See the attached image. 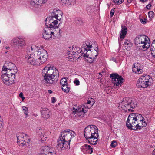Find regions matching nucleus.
I'll return each instance as SVG.
<instances>
[{"label": "nucleus", "mask_w": 155, "mask_h": 155, "mask_svg": "<svg viewBox=\"0 0 155 155\" xmlns=\"http://www.w3.org/2000/svg\"><path fill=\"white\" fill-rule=\"evenodd\" d=\"M111 60L113 61L114 62H115V63L117 62L116 59L114 57H113L111 58Z\"/></svg>", "instance_id": "obj_53"}, {"label": "nucleus", "mask_w": 155, "mask_h": 155, "mask_svg": "<svg viewBox=\"0 0 155 155\" xmlns=\"http://www.w3.org/2000/svg\"><path fill=\"white\" fill-rule=\"evenodd\" d=\"M112 82L114 84V85L118 86L121 84L123 82V78L122 77L117 73H113L110 75Z\"/></svg>", "instance_id": "obj_15"}, {"label": "nucleus", "mask_w": 155, "mask_h": 155, "mask_svg": "<svg viewBox=\"0 0 155 155\" xmlns=\"http://www.w3.org/2000/svg\"><path fill=\"white\" fill-rule=\"evenodd\" d=\"M40 112L41 114V117L45 119L50 118L51 113L50 110L45 107H43L41 109Z\"/></svg>", "instance_id": "obj_22"}, {"label": "nucleus", "mask_w": 155, "mask_h": 155, "mask_svg": "<svg viewBox=\"0 0 155 155\" xmlns=\"http://www.w3.org/2000/svg\"><path fill=\"white\" fill-rule=\"evenodd\" d=\"M11 42L18 47H22L25 45V40L21 36L14 38L11 40Z\"/></svg>", "instance_id": "obj_16"}, {"label": "nucleus", "mask_w": 155, "mask_h": 155, "mask_svg": "<svg viewBox=\"0 0 155 155\" xmlns=\"http://www.w3.org/2000/svg\"><path fill=\"white\" fill-rule=\"evenodd\" d=\"M57 32L54 35V36L53 37L54 39L59 38L61 36V34L62 31L59 28H57Z\"/></svg>", "instance_id": "obj_28"}, {"label": "nucleus", "mask_w": 155, "mask_h": 155, "mask_svg": "<svg viewBox=\"0 0 155 155\" xmlns=\"http://www.w3.org/2000/svg\"><path fill=\"white\" fill-rule=\"evenodd\" d=\"M48 92L49 94H51L52 93V90H48Z\"/></svg>", "instance_id": "obj_57"}, {"label": "nucleus", "mask_w": 155, "mask_h": 155, "mask_svg": "<svg viewBox=\"0 0 155 155\" xmlns=\"http://www.w3.org/2000/svg\"><path fill=\"white\" fill-rule=\"evenodd\" d=\"M155 47H152V45L151 46V47H150V50L151 52V54H152V53H153V51H154V50L155 51Z\"/></svg>", "instance_id": "obj_50"}, {"label": "nucleus", "mask_w": 155, "mask_h": 155, "mask_svg": "<svg viewBox=\"0 0 155 155\" xmlns=\"http://www.w3.org/2000/svg\"><path fill=\"white\" fill-rule=\"evenodd\" d=\"M132 0H127V2L128 3H130L131 2Z\"/></svg>", "instance_id": "obj_58"}, {"label": "nucleus", "mask_w": 155, "mask_h": 155, "mask_svg": "<svg viewBox=\"0 0 155 155\" xmlns=\"http://www.w3.org/2000/svg\"><path fill=\"white\" fill-rule=\"evenodd\" d=\"M49 65L45 66L42 70V75L44 82L48 84H55L59 77L58 71Z\"/></svg>", "instance_id": "obj_2"}, {"label": "nucleus", "mask_w": 155, "mask_h": 155, "mask_svg": "<svg viewBox=\"0 0 155 155\" xmlns=\"http://www.w3.org/2000/svg\"><path fill=\"white\" fill-rule=\"evenodd\" d=\"M75 23L78 25H81L83 23V22L80 18H76L75 19Z\"/></svg>", "instance_id": "obj_37"}, {"label": "nucleus", "mask_w": 155, "mask_h": 155, "mask_svg": "<svg viewBox=\"0 0 155 155\" xmlns=\"http://www.w3.org/2000/svg\"><path fill=\"white\" fill-rule=\"evenodd\" d=\"M152 81V78L150 76H142L137 81V86L139 88H147L151 85Z\"/></svg>", "instance_id": "obj_9"}, {"label": "nucleus", "mask_w": 155, "mask_h": 155, "mask_svg": "<svg viewBox=\"0 0 155 155\" xmlns=\"http://www.w3.org/2000/svg\"><path fill=\"white\" fill-rule=\"evenodd\" d=\"M141 1L143 2H146L147 0H140Z\"/></svg>", "instance_id": "obj_60"}, {"label": "nucleus", "mask_w": 155, "mask_h": 155, "mask_svg": "<svg viewBox=\"0 0 155 155\" xmlns=\"http://www.w3.org/2000/svg\"><path fill=\"white\" fill-rule=\"evenodd\" d=\"M11 70V71H7L6 73L2 74V79L3 82L7 85H10L13 84L15 80V74L18 70L16 66Z\"/></svg>", "instance_id": "obj_6"}, {"label": "nucleus", "mask_w": 155, "mask_h": 155, "mask_svg": "<svg viewBox=\"0 0 155 155\" xmlns=\"http://www.w3.org/2000/svg\"><path fill=\"white\" fill-rule=\"evenodd\" d=\"M61 2V3L62 5H65L66 4H68V2L67 0H60Z\"/></svg>", "instance_id": "obj_44"}, {"label": "nucleus", "mask_w": 155, "mask_h": 155, "mask_svg": "<svg viewBox=\"0 0 155 155\" xmlns=\"http://www.w3.org/2000/svg\"><path fill=\"white\" fill-rule=\"evenodd\" d=\"M83 152L87 153L89 154L93 152V148L90 145L87 144H84L81 148Z\"/></svg>", "instance_id": "obj_24"}, {"label": "nucleus", "mask_w": 155, "mask_h": 155, "mask_svg": "<svg viewBox=\"0 0 155 155\" xmlns=\"http://www.w3.org/2000/svg\"><path fill=\"white\" fill-rule=\"evenodd\" d=\"M35 50L32 47H28L26 50V54L25 55V58L27 62L32 65L38 66L41 64L38 60H36L34 58L35 54H33Z\"/></svg>", "instance_id": "obj_7"}, {"label": "nucleus", "mask_w": 155, "mask_h": 155, "mask_svg": "<svg viewBox=\"0 0 155 155\" xmlns=\"http://www.w3.org/2000/svg\"><path fill=\"white\" fill-rule=\"evenodd\" d=\"M75 49L76 48L74 45L72 47H69V48L68 50V52H67V54L69 53L72 54V51L73 50H75Z\"/></svg>", "instance_id": "obj_38"}, {"label": "nucleus", "mask_w": 155, "mask_h": 155, "mask_svg": "<svg viewBox=\"0 0 155 155\" xmlns=\"http://www.w3.org/2000/svg\"><path fill=\"white\" fill-rule=\"evenodd\" d=\"M57 149L59 151H61L64 149L69 150L70 148V145L67 143H64L62 140L59 139V138L57 140Z\"/></svg>", "instance_id": "obj_17"}, {"label": "nucleus", "mask_w": 155, "mask_h": 155, "mask_svg": "<svg viewBox=\"0 0 155 155\" xmlns=\"http://www.w3.org/2000/svg\"><path fill=\"white\" fill-rule=\"evenodd\" d=\"M84 107H85V108H86L87 107V106H86V107L85 105H84Z\"/></svg>", "instance_id": "obj_62"}, {"label": "nucleus", "mask_w": 155, "mask_h": 155, "mask_svg": "<svg viewBox=\"0 0 155 155\" xmlns=\"http://www.w3.org/2000/svg\"><path fill=\"white\" fill-rule=\"evenodd\" d=\"M91 7L90 6H88V7H87V11H89V8H91Z\"/></svg>", "instance_id": "obj_59"}, {"label": "nucleus", "mask_w": 155, "mask_h": 155, "mask_svg": "<svg viewBox=\"0 0 155 155\" xmlns=\"http://www.w3.org/2000/svg\"><path fill=\"white\" fill-rule=\"evenodd\" d=\"M58 19L55 17L53 18L51 16L48 17L45 20V24L47 27L52 29L57 27V25L58 22Z\"/></svg>", "instance_id": "obj_14"}, {"label": "nucleus", "mask_w": 155, "mask_h": 155, "mask_svg": "<svg viewBox=\"0 0 155 155\" xmlns=\"http://www.w3.org/2000/svg\"><path fill=\"white\" fill-rule=\"evenodd\" d=\"M154 12L152 11H150L148 12L149 16L150 18H152L153 17Z\"/></svg>", "instance_id": "obj_42"}, {"label": "nucleus", "mask_w": 155, "mask_h": 155, "mask_svg": "<svg viewBox=\"0 0 155 155\" xmlns=\"http://www.w3.org/2000/svg\"><path fill=\"white\" fill-rule=\"evenodd\" d=\"M51 102L52 103H54L56 101V99L54 97H52L51 98Z\"/></svg>", "instance_id": "obj_47"}, {"label": "nucleus", "mask_w": 155, "mask_h": 155, "mask_svg": "<svg viewBox=\"0 0 155 155\" xmlns=\"http://www.w3.org/2000/svg\"><path fill=\"white\" fill-rule=\"evenodd\" d=\"M151 6V4H148V5H147L146 6V7L147 9H150V7Z\"/></svg>", "instance_id": "obj_52"}, {"label": "nucleus", "mask_w": 155, "mask_h": 155, "mask_svg": "<svg viewBox=\"0 0 155 155\" xmlns=\"http://www.w3.org/2000/svg\"><path fill=\"white\" fill-rule=\"evenodd\" d=\"M34 53L37 54L36 56L41 64L46 61L48 55L47 52L45 50L42 48L40 49L38 51H35Z\"/></svg>", "instance_id": "obj_11"}, {"label": "nucleus", "mask_w": 155, "mask_h": 155, "mask_svg": "<svg viewBox=\"0 0 155 155\" xmlns=\"http://www.w3.org/2000/svg\"><path fill=\"white\" fill-rule=\"evenodd\" d=\"M90 100H91V102L92 103L91 105H93L95 103L94 100L92 98H91Z\"/></svg>", "instance_id": "obj_51"}, {"label": "nucleus", "mask_w": 155, "mask_h": 155, "mask_svg": "<svg viewBox=\"0 0 155 155\" xmlns=\"http://www.w3.org/2000/svg\"><path fill=\"white\" fill-rule=\"evenodd\" d=\"M84 135L88 143L93 145L97 143L99 138L98 128L93 125H89L85 128Z\"/></svg>", "instance_id": "obj_3"}, {"label": "nucleus", "mask_w": 155, "mask_h": 155, "mask_svg": "<svg viewBox=\"0 0 155 155\" xmlns=\"http://www.w3.org/2000/svg\"><path fill=\"white\" fill-rule=\"evenodd\" d=\"M74 83L76 85H79L80 84V82L79 80L77 79H76L74 81Z\"/></svg>", "instance_id": "obj_43"}, {"label": "nucleus", "mask_w": 155, "mask_h": 155, "mask_svg": "<svg viewBox=\"0 0 155 155\" xmlns=\"http://www.w3.org/2000/svg\"><path fill=\"white\" fill-rule=\"evenodd\" d=\"M140 21L141 23L143 24H145L146 23V20L145 19L144 20L143 19H140Z\"/></svg>", "instance_id": "obj_48"}, {"label": "nucleus", "mask_w": 155, "mask_h": 155, "mask_svg": "<svg viewBox=\"0 0 155 155\" xmlns=\"http://www.w3.org/2000/svg\"><path fill=\"white\" fill-rule=\"evenodd\" d=\"M61 136H59V139L62 140L64 143H67V144L70 145L71 139L74 137L76 133L70 129H67L61 131Z\"/></svg>", "instance_id": "obj_8"}, {"label": "nucleus", "mask_w": 155, "mask_h": 155, "mask_svg": "<svg viewBox=\"0 0 155 155\" xmlns=\"http://www.w3.org/2000/svg\"><path fill=\"white\" fill-rule=\"evenodd\" d=\"M2 120H3L2 119L0 116V131L2 130Z\"/></svg>", "instance_id": "obj_49"}, {"label": "nucleus", "mask_w": 155, "mask_h": 155, "mask_svg": "<svg viewBox=\"0 0 155 155\" xmlns=\"http://www.w3.org/2000/svg\"><path fill=\"white\" fill-rule=\"evenodd\" d=\"M63 14V13L61 10L55 9H54L50 16L53 18L55 17L56 19L60 21Z\"/></svg>", "instance_id": "obj_23"}, {"label": "nucleus", "mask_w": 155, "mask_h": 155, "mask_svg": "<svg viewBox=\"0 0 155 155\" xmlns=\"http://www.w3.org/2000/svg\"><path fill=\"white\" fill-rule=\"evenodd\" d=\"M117 145V142L115 141H113L112 142L111 144L110 145L111 146L113 147H114Z\"/></svg>", "instance_id": "obj_41"}, {"label": "nucleus", "mask_w": 155, "mask_h": 155, "mask_svg": "<svg viewBox=\"0 0 155 155\" xmlns=\"http://www.w3.org/2000/svg\"><path fill=\"white\" fill-rule=\"evenodd\" d=\"M127 31V28L124 26H122L121 33L120 34V38L121 39L125 37Z\"/></svg>", "instance_id": "obj_27"}, {"label": "nucleus", "mask_w": 155, "mask_h": 155, "mask_svg": "<svg viewBox=\"0 0 155 155\" xmlns=\"http://www.w3.org/2000/svg\"><path fill=\"white\" fill-rule=\"evenodd\" d=\"M91 100H87V104H91Z\"/></svg>", "instance_id": "obj_55"}, {"label": "nucleus", "mask_w": 155, "mask_h": 155, "mask_svg": "<svg viewBox=\"0 0 155 155\" xmlns=\"http://www.w3.org/2000/svg\"><path fill=\"white\" fill-rule=\"evenodd\" d=\"M46 2L47 0H31L30 8L34 10H37Z\"/></svg>", "instance_id": "obj_13"}, {"label": "nucleus", "mask_w": 155, "mask_h": 155, "mask_svg": "<svg viewBox=\"0 0 155 155\" xmlns=\"http://www.w3.org/2000/svg\"><path fill=\"white\" fill-rule=\"evenodd\" d=\"M136 46L140 50L146 51L150 46V41L146 36L142 35L136 37L134 40Z\"/></svg>", "instance_id": "obj_4"}, {"label": "nucleus", "mask_w": 155, "mask_h": 155, "mask_svg": "<svg viewBox=\"0 0 155 155\" xmlns=\"http://www.w3.org/2000/svg\"><path fill=\"white\" fill-rule=\"evenodd\" d=\"M61 88L63 91L67 93L69 92L70 88L68 87V85H66L61 86Z\"/></svg>", "instance_id": "obj_34"}, {"label": "nucleus", "mask_w": 155, "mask_h": 155, "mask_svg": "<svg viewBox=\"0 0 155 155\" xmlns=\"http://www.w3.org/2000/svg\"><path fill=\"white\" fill-rule=\"evenodd\" d=\"M37 133L38 135L40 136V140L41 141L45 140L46 138H47L48 134V132H45L43 129L40 128L38 130Z\"/></svg>", "instance_id": "obj_20"}, {"label": "nucleus", "mask_w": 155, "mask_h": 155, "mask_svg": "<svg viewBox=\"0 0 155 155\" xmlns=\"http://www.w3.org/2000/svg\"><path fill=\"white\" fill-rule=\"evenodd\" d=\"M19 97L22 98V100L23 101L25 99V97L23 96V94L22 92H21L19 94Z\"/></svg>", "instance_id": "obj_46"}, {"label": "nucleus", "mask_w": 155, "mask_h": 155, "mask_svg": "<svg viewBox=\"0 0 155 155\" xmlns=\"http://www.w3.org/2000/svg\"><path fill=\"white\" fill-rule=\"evenodd\" d=\"M152 47H155V39L153 41L152 44Z\"/></svg>", "instance_id": "obj_54"}, {"label": "nucleus", "mask_w": 155, "mask_h": 155, "mask_svg": "<svg viewBox=\"0 0 155 155\" xmlns=\"http://www.w3.org/2000/svg\"><path fill=\"white\" fill-rule=\"evenodd\" d=\"M75 47L76 48L75 50L74 51H73L72 52V54L71 53H68V54H70L72 55H78L80 53V55L78 57V58H81V53H83V49L82 48H81V50L80 49L78 48V47L76 46H75Z\"/></svg>", "instance_id": "obj_26"}, {"label": "nucleus", "mask_w": 155, "mask_h": 155, "mask_svg": "<svg viewBox=\"0 0 155 155\" xmlns=\"http://www.w3.org/2000/svg\"><path fill=\"white\" fill-rule=\"evenodd\" d=\"M124 0H113V1L116 3V4L119 5L122 3Z\"/></svg>", "instance_id": "obj_40"}, {"label": "nucleus", "mask_w": 155, "mask_h": 155, "mask_svg": "<svg viewBox=\"0 0 155 155\" xmlns=\"http://www.w3.org/2000/svg\"><path fill=\"white\" fill-rule=\"evenodd\" d=\"M124 46L128 50L130 49V48L132 46V44L128 40H125L124 42Z\"/></svg>", "instance_id": "obj_29"}, {"label": "nucleus", "mask_w": 155, "mask_h": 155, "mask_svg": "<svg viewBox=\"0 0 155 155\" xmlns=\"http://www.w3.org/2000/svg\"><path fill=\"white\" fill-rule=\"evenodd\" d=\"M17 137L18 143L27 147L30 146V138L26 134L20 133L18 134Z\"/></svg>", "instance_id": "obj_10"}, {"label": "nucleus", "mask_w": 155, "mask_h": 155, "mask_svg": "<svg viewBox=\"0 0 155 155\" xmlns=\"http://www.w3.org/2000/svg\"><path fill=\"white\" fill-rule=\"evenodd\" d=\"M59 25H58L57 27H54L52 29H49L50 30L51 32V34L52 35L53 37L54 36V35L55 34L56 32L57 31V28H59L58 27Z\"/></svg>", "instance_id": "obj_35"}, {"label": "nucleus", "mask_w": 155, "mask_h": 155, "mask_svg": "<svg viewBox=\"0 0 155 155\" xmlns=\"http://www.w3.org/2000/svg\"><path fill=\"white\" fill-rule=\"evenodd\" d=\"M118 107L120 110L125 112L133 111V109L136 106L135 102L128 98H124L122 101L118 104Z\"/></svg>", "instance_id": "obj_5"}, {"label": "nucleus", "mask_w": 155, "mask_h": 155, "mask_svg": "<svg viewBox=\"0 0 155 155\" xmlns=\"http://www.w3.org/2000/svg\"><path fill=\"white\" fill-rule=\"evenodd\" d=\"M11 69H9L8 71H9V72L11 71V70H12V69L13 68V67H11Z\"/></svg>", "instance_id": "obj_61"}, {"label": "nucleus", "mask_w": 155, "mask_h": 155, "mask_svg": "<svg viewBox=\"0 0 155 155\" xmlns=\"http://www.w3.org/2000/svg\"><path fill=\"white\" fill-rule=\"evenodd\" d=\"M51 148L48 146H43L41 147V149L43 150L44 154L46 155L48 152V151L50 150Z\"/></svg>", "instance_id": "obj_31"}, {"label": "nucleus", "mask_w": 155, "mask_h": 155, "mask_svg": "<svg viewBox=\"0 0 155 155\" xmlns=\"http://www.w3.org/2000/svg\"><path fill=\"white\" fill-rule=\"evenodd\" d=\"M15 66L14 64L11 62H6L4 64L3 68H2V71L3 72L4 71H8L9 69H11V67H14Z\"/></svg>", "instance_id": "obj_25"}, {"label": "nucleus", "mask_w": 155, "mask_h": 155, "mask_svg": "<svg viewBox=\"0 0 155 155\" xmlns=\"http://www.w3.org/2000/svg\"><path fill=\"white\" fill-rule=\"evenodd\" d=\"M46 155H56V150L54 148L51 147L50 150L48 151Z\"/></svg>", "instance_id": "obj_32"}, {"label": "nucleus", "mask_w": 155, "mask_h": 155, "mask_svg": "<svg viewBox=\"0 0 155 155\" xmlns=\"http://www.w3.org/2000/svg\"><path fill=\"white\" fill-rule=\"evenodd\" d=\"M114 12L115 11L113 9H112L111 10L110 13V16L111 17H112L113 16Z\"/></svg>", "instance_id": "obj_45"}, {"label": "nucleus", "mask_w": 155, "mask_h": 155, "mask_svg": "<svg viewBox=\"0 0 155 155\" xmlns=\"http://www.w3.org/2000/svg\"><path fill=\"white\" fill-rule=\"evenodd\" d=\"M23 111L24 114H25V117L27 118L28 117V109L26 107L23 106L22 107Z\"/></svg>", "instance_id": "obj_33"}, {"label": "nucleus", "mask_w": 155, "mask_h": 155, "mask_svg": "<svg viewBox=\"0 0 155 155\" xmlns=\"http://www.w3.org/2000/svg\"><path fill=\"white\" fill-rule=\"evenodd\" d=\"M72 114H76V116L80 117H83L84 116V114L87 112V110H84L83 108L81 109H75L74 107L73 108Z\"/></svg>", "instance_id": "obj_19"}, {"label": "nucleus", "mask_w": 155, "mask_h": 155, "mask_svg": "<svg viewBox=\"0 0 155 155\" xmlns=\"http://www.w3.org/2000/svg\"><path fill=\"white\" fill-rule=\"evenodd\" d=\"M143 119L144 117L141 114L131 113L128 116L126 126L130 129L139 130L147 125L146 122Z\"/></svg>", "instance_id": "obj_1"}, {"label": "nucleus", "mask_w": 155, "mask_h": 155, "mask_svg": "<svg viewBox=\"0 0 155 155\" xmlns=\"http://www.w3.org/2000/svg\"><path fill=\"white\" fill-rule=\"evenodd\" d=\"M92 53L91 54V56H92V57H94V58L95 59L96 57L98 55V48L96 47L95 49L93 50L92 49Z\"/></svg>", "instance_id": "obj_30"}, {"label": "nucleus", "mask_w": 155, "mask_h": 155, "mask_svg": "<svg viewBox=\"0 0 155 155\" xmlns=\"http://www.w3.org/2000/svg\"><path fill=\"white\" fill-rule=\"evenodd\" d=\"M50 28L47 27L44 29L42 34L43 38L45 40H48L53 38Z\"/></svg>", "instance_id": "obj_21"}, {"label": "nucleus", "mask_w": 155, "mask_h": 155, "mask_svg": "<svg viewBox=\"0 0 155 155\" xmlns=\"http://www.w3.org/2000/svg\"><path fill=\"white\" fill-rule=\"evenodd\" d=\"M88 59H87V61L89 63H92L94 61V60L95 59L94 58V57H87Z\"/></svg>", "instance_id": "obj_39"}, {"label": "nucleus", "mask_w": 155, "mask_h": 155, "mask_svg": "<svg viewBox=\"0 0 155 155\" xmlns=\"http://www.w3.org/2000/svg\"><path fill=\"white\" fill-rule=\"evenodd\" d=\"M60 83L62 86L67 85L66 79L65 78H62L60 80Z\"/></svg>", "instance_id": "obj_36"}, {"label": "nucleus", "mask_w": 155, "mask_h": 155, "mask_svg": "<svg viewBox=\"0 0 155 155\" xmlns=\"http://www.w3.org/2000/svg\"><path fill=\"white\" fill-rule=\"evenodd\" d=\"M152 154L153 155H155V149H154V150L152 152Z\"/></svg>", "instance_id": "obj_56"}, {"label": "nucleus", "mask_w": 155, "mask_h": 155, "mask_svg": "<svg viewBox=\"0 0 155 155\" xmlns=\"http://www.w3.org/2000/svg\"><path fill=\"white\" fill-rule=\"evenodd\" d=\"M92 45L88 42L84 43L82 45V48L83 49V53L81 54V56L84 57H92L91 54L92 53V51L90 50L92 48Z\"/></svg>", "instance_id": "obj_12"}, {"label": "nucleus", "mask_w": 155, "mask_h": 155, "mask_svg": "<svg viewBox=\"0 0 155 155\" xmlns=\"http://www.w3.org/2000/svg\"><path fill=\"white\" fill-rule=\"evenodd\" d=\"M132 71L135 74H140L143 72V67L140 63H136L134 64L133 67Z\"/></svg>", "instance_id": "obj_18"}]
</instances>
